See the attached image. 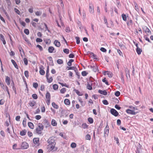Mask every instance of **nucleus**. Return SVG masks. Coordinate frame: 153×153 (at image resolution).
I'll return each mask as SVG.
<instances>
[{
  "label": "nucleus",
  "mask_w": 153,
  "mask_h": 153,
  "mask_svg": "<svg viewBox=\"0 0 153 153\" xmlns=\"http://www.w3.org/2000/svg\"><path fill=\"white\" fill-rule=\"evenodd\" d=\"M48 145L47 146V149L49 152L52 151L55 147L56 143L54 140L52 138H50L48 140Z\"/></svg>",
  "instance_id": "1"
},
{
  "label": "nucleus",
  "mask_w": 153,
  "mask_h": 153,
  "mask_svg": "<svg viewBox=\"0 0 153 153\" xmlns=\"http://www.w3.org/2000/svg\"><path fill=\"white\" fill-rule=\"evenodd\" d=\"M44 128V126L42 123H39L38 127L35 129L36 134H39L42 133V131Z\"/></svg>",
  "instance_id": "2"
},
{
  "label": "nucleus",
  "mask_w": 153,
  "mask_h": 153,
  "mask_svg": "<svg viewBox=\"0 0 153 153\" xmlns=\"http://www.w3.org/2000/svg\"><path fill=\"white\" fill-rule=\"evenodd\" d=\"M109 128L108 125L107 124L106 125L104 130V136L106 137L108 136L109 133Z\"/></svg>",
  "instance_id": "3"
},
{
  "label": "nucleus",
  "mask_w": 153,
  "mask_h": 153,
  "mask_svg": "<svg viewBox=\"0 0 153 153\" xmlns=\"http://www.w3.org/2000/svg\"><path fill=\"white\" fill-rule=\"evenodd\" d=\"M29 147L28 144L26 142H23L21 145V148L22 149H26Z\"/></svg>",
  "instance_id": "4"
},
{
  "label": "nucleus",
  "mask_w": 153,
  "mask_h": 153,
  "mask_svg": "<svg viewBox=\"0 0 153 153\" xmlns=\"http://www.w3.org/2000/svg\"><path fill=\"white\" fill-rule=\"evenodd\" d=\"M110 112L111 114L115 117L117 116L119 114L117 111L114 108H112L111 109Z\"/></svg>",
  "instance_id": "5"
},
{
  "label": "nucleus",
  "mask_w": 153,
  "mask_h": 153,
  "mask_svg": "<svg viewBox=\"0 0 153 153\" xmlns=\"http://www.w3.org/2000/svg\"><path fill=\"white\" fill-rule=\"evenodd\" d=\"M33 140L34 143L36 146L39 145V138H35L33 139Z\"/></svg>",
  "instance_id": "6"
},
{
  "label": "nucleus",
  "mask_w": 153,
  "mask_h": 153,
  "mask_svg": "<svg viewBox=\"0 0 153 153\" xmlns=\"http://www.w3.org/2000/svg\"><path fill=\"white\" fill-rule=\"evenodd\" d=\"M126 112L128 114H132V115H135L136 114V113L134 111L131 110L129 109H127L126 110Z\"/></svg>",
  "instance_id": "7"
},
{
  "label": "nucleus",
  "mask_w": 153,
  "mask_h": 153,
  "mask_svg": "<svg viewBox=\"0 0 153 153\" xmlns=\"http://www.w3.org/2000/svg\"><path fill=\"white\" fill-rule=\"evenodd\" d=\"M89 11L91 13H94V7L92 4H90L89 6Z\"/></svg>",
  "instance_id": "8"
},
{
  "label": "nucleus",
  "mask_w": 153,
  "mask_h": 153,
  "mask_svg": "<svg viewBox=\"0 0 153 153\" xmlns=\"http://www.w3.org/2000/svg\"><path fill=\"white\" fill-rule=\"evenodd\" d=\"M91 68L94 72H96L98 70V67L97 66H90Z\"/></svg>",
  "instance_id": "9"
},
{
  "label": "nucleus",
  "mask_w": 153,
  "mask_h": 153,
  "mask_svg": "<svg viewBox=\"0 0 153 153\" xmlns=\"http://www.w3.org/2000/svg\"><path fill=\"white\" fill-rule=\"evenodd\" d=\"M10 78L8 76H7L6 77L5 82L6 83L7 85H9L10 84Z\"/></svg>",
  "instance_id": "10"
},
{
  "label": "nucleus",
  "mask_w": 153,
  "mask_h": 153,
  "mask_svg": "<svg viewBox=\"0 0 153 153\" xmlns=\"http://www.w3.org/2000/svg\"><path fill=\"white\" fill-rule=\"evenodd\" d=\"M143 30L146 32V33L147 32L148 33H151V31L146 26H144L143 28Z\"/></svg>",
  "instance_id": "11"
},
{
  "label": "nucleus",
  "mask_w": 153,
  "mask_h": 153,
  "mask_svg": "<svg viewBox=\"0 0 153 153\" xmlns=\"http://www.w3.org/2000/svg\"><path fill=\"white\" fill-rule=\"evenodd\" d=\"M54 44L56 46L58 47H59L60 46V42L57 40H55L54 42Z\"/></svg>",
  "instance_id": "12"
},
{
  "label": "nucleus",
  "mask_w": 153,
  "mask_h": 153,
  "mask_svg": "<svg viewBox=\"0 0 153 153\" xmlns=\"http://www.w3.org/2000/svg\"><path fill=\"white\" fill-rule=\"evenodd\" d=\"M0 39H1V40L2 41V42H3V44L4 45H5L6 43V42L5 40L4 36L2 34H0Z\"/></svg>",
  "instance_id": "13"
},
{
  "label": "nucleus",
  "mask_w": 153,
  "mask_h": 153,
  "mask_svg": "<svg viewBox=\"0 0 153 153\" xmlns=\"http://www.w3.org/2000/svg\"><path fill=\"white\" fill-rule=\"evenodd\" d=\"M98 92L99 93L102 94H103L104 95H106L107 94V92L105 90L102 91L100 90L98 91Z\"/></svg>",
  "instance_id": "14"
},
{
  "label": "nucleus",
  "mask_w": 153,
  "mask_h": 153,
  "mask_svg": "<svg viewBox=\"0 0 153 153\" xmlns=\"http://www.w3.org/2000/svg\"><path fill=\"white\" fill-rule=\"evenodd\" d=\"M125 72L126 73V76L127 78L128 79V77L130 78V75L129 71L128 69H126Z\"/></svg>",
  "instance_id": "15"
},
{
  "label": "nucleus",
  "mask_w": 153,
  "mask_h": 153,
  "mask_svg": "<svg viewBox=\"0 0 153 153\" xmlns=\"http://www.w3.org/2000/svg\"><path fill=\"white\" fill-rule=\"evenodd\" d=\"M54 50V47L52 46L49 47L48 48V51L49 53H51L53 52V51Z\"/></svg>",
  "instance_id": "16"
},
{
  "label": "nucleus",
  "mask_w": 153,
  "mask_h": 153,
  "mask_svg": "<svg viewBox=\"0 0 153 153\" xmlns=\"http://www.w3.org/2000/svg\"><path fill=\"white\" fill-rule=\"evenodd\" d=\"M44 41L46 44H50L51 42V41L49 39H45Z\"/></svg>",
  "instance_id": "17"
},
{
  "label": "nucleus",
  "mask_w": 153,
  "mask_h": 153,
  "mask_svg": "<svg viewBox=\"0 0 153 153\" xmlns=\"http://www.w3.org/2000/svg\"><path fill=\"white\" fill-rule=\"evenodd\" d=\"M51 124L53 126H56L57 125V123L55 120L52 119L51 121Z\"/></svg>",
  "instance_id": "18"
},
{
  "label": "nucleus",
  "mask_w": 153,
  "mask_h": 153,
  "mask_svg": "<svg viewBox=\"0 0 153 153\" xmlns=\"http://www.w3.org/2000/svg\"><path fill=\"white\" fill-rule=\"evenodd\" d=\"M136 51L138 55L140 54L141 53V52H142V50L141 49L139 48H137L136 49Z\"/></svg>",
  "instance_id": "19"
},
{
  "label": "nucleus",
  "mask_w": 153,
  "mask_h": 153,
  "mask_svg": "<svg viewBox=\"0 0 153 153\" xmlns=\"http://www.w3.org/2000/svg\"><path fill=\"white\" fill-rule=\"evenodd\" d=\"M107 73V75L109 77H111L113 76V74L112 72L109 71H106L105 72V74Z\"/></svg>",
  "instance_id": "20"
},
{
  "label": "nucleus",
  "mask_w": 153,
  "mask_h": 153,
  "mask_svg": "<svg viewBox=\"0 0 153 153\" xmlns=\"http://www.w3.org/2000/svg\"><path fill=\"white\" fill-rule=\"evenodd\" d=\"M11 62H12L13 64V65H14L15 68L17 69H18V66L16 62L13 59H12V60H11Z\"/></svg>",
  "instance_id": "21"
},
{
  "label": "nucleus",
  "mask_w": 153,
  "mask_h": 153,
  "mask_svg": "<svg viewBox=\"0 0 153 153\" xmlns=\"http://www.w3.org/2000/svg\"><path fill=\"white\" fill-rule=\"evenodd\" d=\"M28 125L30 128L33 129L34 128V125L32 123L29 122L28 123Z\"/></svg>",
  "instance_id": "22"
},
{
  "label": "nucleus",
  "mask_w": 153,
  "mask_h": 153,
  "mask_svg": "<svg viewBox=\"0 0 153 153\" xmlns=\"http://www.w3.org/2000/svg\"><path fill=\"white\" fill-rule=\"evenodd\" d=\"M52 106L55 108L57 109L59 108L58 105L56 104L54 102H53L52 103Z\"/></svg>",
  "instance_id": "23"
},
{
  "label": "nucleus",
  "mask_w": 153,
  "mask_h": 153,
  "mask_svg": "<svg viewBox=\"0 0 153 153\" xmlns=\"http://www.w3.org/2000/svg\"><path fill=\"white\" fill-rule=\"evenodd\" d=\"M26 131L25 130H23L20 132V134L21 136H24L26 134Z\"/></svg>",
  "instance_id": "24"
},
{
  "label": "nucleus",
  "mask_w": 153,
  "mask_h": 153,
  "mask_svg": "<svg viewBox=\"0 0 153 153\" xmlns=\"http://www.w3.org/2000/svg\"><path fill=\"white\" fill-rule=\"evenodd\" d=\"M64 103L66 105H69L70 103V101L68 99H65L64 101Z\"/></svg>",
  "instance_id": "25"
},
{
  "label": "nucleus",
  "mask_w": 153,
  "mask_h": 153,
  "mask_svg": "<svg viewBox=\"0 0 153 153\" xmlns=\"http://www.w3.org/2000/svg\"><path fill=\"white\" fill-rule=\"evenodd\" d=\"M19 50L21 56H22V55L24 54V53L23 50L22 48L21 47H19Z\"/></svg>",
  "instance_id": "26"
},
{
  "label": "nucleus",
  "mask_w": 153,
  "mask_h": 153,
  "mask_svg": "<svg viewBox=\"0 0 153 153\" xmlns=\"http://www.w3.org/2000/svg\"><path fill=\"white\" fill-rule=\"evenodd\" d=\"M46 98L47 100L50 99L51 96L50 93L47 92L46 94Z\"/></svg>",
  "instance_id": "27"
},
{
  "label": "nucleus",
  "mask_w": 153,
  "mask_h": 153,
  "mask_svg": "<svg viewBox=\"0 0 153 153\" xmlns=\"http://www.w3.org/2000/svg\"><path fill=\"white\" fill-rule=\"evenodd\" d=\"M36 102L34 101L30 102L29 103V105L31 107L34 106Z\"/></svg>",
  "instance_id": "28"
},
{
  "label": "nucleus",
  "mask_w": 153,
  "mask_h": 153,
  "mask_svg": "<svg viewBox=\"0 0 153 153\" xmlns=\"http://www.w3.org/2000/svg\"><path fill=\"white\" fill-rule=\"evenodd\" d=\"M74 61V60L73 59H70L67 63V65L69 66H70L72 65V62Z\"/></svg>",
  "instance_id": "29"
},
{
  "label": "nucleus",
  "mask_w": 153,
  "mask_h": 153,
  "mask_svg": "<svg viewBox=\"0 0 153 153\" xmlns=\"http://www.w3.org/2000/svg\"><path fill=\"white\" fill-rule=\"evenodd\" d=\"M47 80V81L48 83H51V82L53 80V78L52 76H51L49 78L48 77V78H46Z\"/></svg>",
  "instance_id": "30"
},
{
  "label": "nucleus",
  "mask_w": 153,
  "mask_h": 153,
  "mask_svg": "<svg viewBox=\"0 0 153 153\" xmlns=\"http://www.w3.org/2000/svg\"><path fill=\"white\" fill-rule=\"evenodd\" d=\"M57 63L59 64H62L63 63V60L60 59H59L57 60Z\"/></svg>",
  "instance_id": "31"
},
{
  "label": "nucleus",
  "mask_w": 153,
  "mask_h": 153,
  "mask_svg": "<svg viewBox=\"0 0 153 153\" xmlns=\"http://www.w3.org/2000/svg\"><path fill=\"white\" fill-rule=\"evenodd\" d=\"M39 73L40 74L42 75H44L45 74V71L44 70L42 69L41 68H40Z\"/></svg>",
  "instance_id": "32"
},
{
  "label": "nucleus",
  "mask_w": 153,
  "mask_h": 153,
  "mask_svg": "<svg viewBox=\"0 0 153 153\" xmlns=\"http://www.w3.org/2000/svg\"><path fill=\"white\" fill-rule=\"evenodd\" d=\"M25 75L26 77L28 78L29 77V72L27 71H26L24 72Z\"/></svg>",
  "instance_id": "33"
},
{
  "label": "nucleus",
  "mask_w": 153,
  "mask_h": 153,
  "mask_svg": "<svg viewBox=\"0 0 153 153\" xmlns=\"http://www.w3.org/2000/svg\"><path fill=\"white\" fill-rule=\"evenodd\" d=\"M75 39L76 40V43L77 44L80 43V39L79 37L76 36L75 37Z\"/></svg>",
  "instance_id": "34"
},
{
  "label": "nucleus",
  "mask_w": 153,
  "mask_h": 153,
  "mask_svg": "<svg viewBox=\"0 0 153 153\" xmlns=\"http://www.w3.org/2000/svg\"><path fill=\"white\" fill-rule=\"evenodd\" d=\"M134 4L135 6V10L138 11L139 10V8H138V5L137 4L136 2H134Z\"/></svg>",
  "instance_id": "35"
},
{
  "label": "nucleus",
  "mask_w": 153,
  "mask_h": 153,
  "mask_svg": "<svg viewBox=\"0 0 153 153\" xmlns=\"http://www.w3.org/2000/svg\"><path fill=\"white\" fill-rule=\"evenodd\" d=\"M63 51L65 53L68 54L69 53V50L68 49L65 48L63 50Z\"/></svg>",
  "instance_id": "36"
},
{
  "label": "nucleus",
  "mask_w": 153,
  "mask_h": 153,
  "mask_svg": "<svg viewBox=\"0 0 153 153\" xmlns=\"http://www.w3.org/2000/svg\"><path fill=\"white\" fill-rule=\"evenodd\" d=\"M53 88L54 90H57L58 88V86L56 84H54L53 86Z\"/></svg>",
  "instance_id": "37"
},
{
  "label": "nucleus",
  "mask_w": 153,
  "mask_h": 153,
  "mask_svg": "<svg viewBox=\"0 0 153 153\" xmlns=\"http://www.w3.org/2000/svg\"><path fill=\"white\" fill-rule=\"evenodd\" d=\"M71 146L73 148H75L76 147V144L75 143H72L71 145Z\"/></svg>",
  "instance_id": "38"
},
{
  "label": "nucleus",
  "mask_w": 153,
  "mask_h": 153,
  "mask_svg": "<svg viewBox=\"0 0 153 153\" xmlns=\"http://www.w3.org/2000/svg\"><path fill=\"white\" fill-rule=\"evenodd\" d=\"M87 88L89 90H91L92 89V87L91 85H90L88 83L87 85Z\"/></svg>",
  "instance_id": "39"
},
{
  "label": "nucleus",
  "mask_w": 153,
  "mask_h": 153,
  "mask_svg": "<svg viewBox=\"0 0 153 153\" xmlns=\"http://www.w3.org/2000/svg\"><path fill=\"white\" fill-rule=\"evenodd\" d=\"M122 17L123 20L124 21H126V17L125 14H123L122 15Z\"/></svg>",
  "instance_id": "40"
},
{
  "label": "nucleus",
  "mask_w": 153,
  "mask_h": 153,
  "mask_svg": "<svg viewBox=\"0 0 153 153\" xmlns=\"http://www.w3.org/2000/svg\"><path fill=\"white\" fill-rule=\"evenodd\" d=\"M66 91V89L65 88H62L61 90H60V92L62 94H64V93Z\"/></svg>",
  "instance_id": "41"
},
{
  "label": "nucleus",
  "mask_w": 153,
  "mask_h": 153,
  "mask_svg": "<svg viewBox=\"0 0 153 153\" xmlns=\"http://www.w3.org/2000/svg\"><path fill=\"white\" fill-rule=\"evenodd\" d=\"M88 121L90 123H93V120L91 117H89L88 118Z\"/></svg>",
  "instance_id": "42"
},
{
  "label": "nucleus",
  "mask_w": 153,
  "mask_h": 153,
  "mask_svg": "<svg viewBox=\"0 0 153 153\" xmlns=\"http://www.w3.org/2000/svg\"><path fill=\"white\" fill-rule=\"evenodd\" d=\"M85 138L86 140H90L91 138L90 135L89 134H87L85 136Z\"/></svg>",
  "instance_id": "43"
},
{
  "label": "nucleus",
  "mask_w": 153,
  "mask_h": 153,
  "mask_svg": "<svg viewBox=\"0 0 153 153\" xmlns=\"http://www.w3.org/2000/svg\"><path fill=\"white\" fill-rule=\"evenodd\" d=\"M35 13L36 16H40L42 14V12L40 11H37Z\"/></svg>",
  "instance_id": "44"
},
{
  "label": "nucleus",
  "mask_w": 153,
  "mask_h": 153,
  "mask_svg": "<svg viewBox=\"0 0 153 153\" xmlns=\"http://www.w3.org/2000/svg\"><path fill=\"white\" fill-rule=\"evenodd\" d=\"M102 82H105V84L107 85H109L108 82L107 81L106 79V78H104L102 80Z\"/></svg>",
  "instance_id": "45"
},
{
  "label": "nucleus",
  "mask_w": 153,
  "mask_h": 153,
  "mask_svg": "<svg viewBox=\"0 0 153 153\" xmlns=\"http://www.w3.org/2000/svg\"><path fill=\"white\" fill-rule=\"evenodd\" d=\"M33 87L36 88L38 87V84L37 82H33Z\"/></svg>",
  "instance_id": "46"
},
{
  "label": "nucleus",
  "mask_w": 153,
  "mask_h": 153,
  "mask_svg": "<svg viewBox=\"0 0 153 153\" xmlns=\"http://www.w3.org/2000/svg\"><path fill=\"white\" fill-rule=\"evenodd\" d=\"M79 100L80 102L81 103V105H82V106L85 105V104L83 103V101L81 98H79Z\"/></svg>",
  "instance_id": "47"
},
{
  "label": "nucleus",
  "mask_w": 153,
  "mask_h": 153,
  "mask_svg": "<svg viewBox=\"0 0 153 153\" xmlns=\"http://www.w3.org/2000/svg\"><path fill=\"white\" fill-rule=\"evenodd\" d=\"M23 61L24 62V64L25 65H27L28 64V61L27 59L25 58L23 59Z\"/></svg>",
  "instance_id": "48"
},
{
  "label": "nucleus",
  "mask_w": 153,
  "mask_h": 153,
  "mask_svg": "<svg viewBox=\"0 0 153 153\" xmlns=\"http://www.w3.org/2000/svg\"><path fill=\"white\" fill-rule=\"evenodd\" d=\"M24 32L25 34L27 35H28L29 33V30L27 29H25V30H24Z\"/></svg>",
  "instance_id": "49"
},
{
  "label": "nucleus",
  "mask_w": 153,
  "mask_h": 153,
  "mask_svg": "<svg viewBox=\"0 0 153 153\" xmlns=\"http://www.w3.org/2000/svg\"><path fill=\"white\" fill-rule=\"evenodd\" d=\"M121 80L122 81L123 83H124V76H123V73H121Z\"/></svg>",
  "instance_id": "50"
},
{
  "label": "nucleus",
  "mask_w": 153,
  "mask_h": 153,
  "mask_svg": "<svg viewBox=\"0 0 153 153\" xmlns=\"http://www.w3.org/2000/svg\"><path fill=\"white\" fill-rule=\"evenodd\" d=\"M76 93L79 96H82V94L78 90H75Z\"/></svg>",
  "instance_id": "51"
},
{
  "label": "nucleus",
  "mask_w": 153,
  "mask_h": 153,
  "mask_svg": "<svg viewBox=\"0 0 153 153\" xmlns=\"http://www.w3.org/2000/svg\"><path fill=\"white\" fill-rule=\"evenodd\" d=\"M44 26L45 27V28L46 29V30H45V31L47 30L50 33V30L48 29V27L47 26V24L46 23H44Z\"/></svg>",
  "instance_id": "52"
},
{
  "label": "nucleus",
  "mask_w": 153,
  "mask_h": 153,
  "mask_svg": "<svg viewBox=\"0 0 153 153\" xmlns=\"http://www.w3.org/2000/svg\"><path fill=\"white\" fill-rule=\"evenodd\" d=\"M32 97L34 99H36L38 98V96L36 94H33L32 95Z\"/></svg>",
  "instance_id": "53"
},
{
  "label": "nucleus",
  "mask_w": 153,
  "mask_h": 153,
  "mask_svg": "<svg viewBox=\"0 0 153 153\" xmlns=\"http://www.w3.org/2000/svg\"><path fill=\"white\" fill-rule=\"evenodd\" d=\"M41 118V117L40 115H37L35 117V118L37 120H39Z\"/></svg>",
  "instance_id": "54"
},
{
  "label": "nucleus",
  "mask_w": 153,
  "mask_h": 153,
  "mask_svg": "<svg viewBox=\"0 0 153 153\" xmlns=\"http://www.w3.org/2000/svg\"><path fill=\"white\" fill-rule=\"evenodd\" d=\"M36 47L39 48V50L40 51H41L43 50V48H42V47L40 45H36Z\"/></svg>",
  "instance_id": "55"
},
{
  "label": "nucleus",
  "mask_w": 153,
  "mask_h": 153,
  "mask_svg": "<svg viewBox=\"0 0 153 153\" xmlns=\"http://www.w3.org/2000/svg\"><path fill=\"white\" fill-rule=\"evenodd\" d=\"M120 92L119 91H117L115 93V95L117 97H119L120 95Z\"/></svg>",
  "instance_id": "56"
},
{
  "label": "nucleus",
  "mask_w": 153,
  "mask_h": 153,
  "mask_svg": "<svg viewBox=\"0 0 153 153\" xmlns=\"http://www.w3.org/2000/svg\"><path fill=\"white\" fill-rule=\"evenodd\" d=\"M102 103L105 105H108V104L107 101L106 100H103L102 101Z\"/></svg>",
  "instance_id": "57"
},
{
  "label": "nucleus",
  "mask_w": 153,
  "mask_h": 153,
  "mask_svg": "<svg viewBox=\"0 0 153 153\" xmlns=\"http://www.w3.org/2000/svg\"><path fill=\"white\" fill-rule=\"evenodd\" d=\"M104 22L105 23L107 27H108V23L107 22V19L105 17H104Z\"/></svg>",
  "instance_id": "58"
},
{
  "label": "nucleus",
  "mask_w": 153,
  "mask_h": 153,
  "mask_svg": "<svg viewBox=\"0 0 153 153\" xmlns=\"http://www.w3.org/2000/svg\"><path fill=\"white\" fill-rule=\"evenodd\" d=\"M4 13H5V14L6 16L7 17L8 19H10V17H9L8 14H7V13L6 12V11L5 10H4Z\"/></svg>",
  "instance_id": "59"
},
{
  "label": "nucleus",
  "mask_w": 153,
  "mask_h": 153,
  "mask_svg": "<svg viewBox=\"0 0 153 153\" xmlns=\"http://www.w3.org/2000/svg\"><path fill=\"white\" fill-rule=\"evenodd\" d=\"M36 41L37 42H42V40L39 38H37L36 39Z\"/></svg>",
  "instance_id": "60"
},
{
  "label": "nucleus",
  "mask_w": 153,
  "mask_h": 153,
  "mask_svg": "<svg viewBox=\"0 0 153 153\" xmlns=\"http://www.w3.org/2000/svg\"><path fill=\"white\" fill-rule=\"evenodd\" d=\"M100 50L103 52H105L106 51V49L103 47H102L100 48Z\"/></svg>",
  "instance_id": "61"
},
{
  "label": "nucleus",
  "mask_w": 153,
  "mask_h": 153,
  "mask_svg": "<svg viewBox=\"0 0 153 153\" xmlns=\"http://www.w3.org/2000/svg\"><path fill=\"white\" fill-rule=\"evenodd\" d=\"M0 134L2 137H5V134L4 132L3 131H0Z\"/></svg>",
  "instance_id": "62"
},
{
  "label": "nucleus",
  "mask_w": 153,
  "mask_h": 153,
  "mask_svg": "<svg viewBox=\"0 0 153 153\" xmlns=\"http://www.w3.org/2000/svg\"><path fill=\"white\" fill-rule=\"evenodd\" d=\"M28 11L30 13H32L33 12V8L32 7L28 9Z\"/></svg>",
  "instance_id": "63"
},
{
  "label": "nucleus",
  "mask_w": 153,
  "mask_h": 153,
  "mask_svg": "<svg viewBox=\"0 0 153 153\" xmlns=\"http://www.w3.org/2000/svg\"><path fill=\"white\" fill-rule=\"evenodd\" d=\"M14 10L15 12L18 14H20V11L19 10H18L17 9L15 8H14Z\"/></svg>",
  "instance_id": "64"
}]
</instances>
